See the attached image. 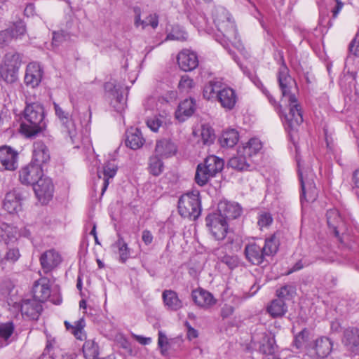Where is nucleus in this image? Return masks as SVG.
Masks as SVG:
<instances>
[{"label":"nucleus","mask_w":359,"mask_h":359,"mask_svg":"<svg viewBox=\"0 0 359 359\" xmlns=\"http://www.w3.org/2000/svg\"><path fill=\"white\" fill-rule=\"evenodd\" d=\"M148 170L150 174L154 176L160 175L164 169V165L159 156L154 154L149 158Z\"/></svg>","instance_id":"nucleus-43"},{"label":"nucleus","mask_w":359,"mask_h":359,"mask_svg":"<svg viewBox=\"0 0 359 359\" xmlns=\"http://www.w3.org/2000/svg\"><path fill=\"white\" fill-rule=\"evenodd\" d=\"M26 107L20 124V130L26 137H31L40 133L43 128L44 111L43 107L34 102L30 95H26Z\"/></svg>","instance_id":"nucleus-2"},{"label":"nucleus","mask_w":359,"mask_h":359,"mask_svg":"<svg viewBox=\"0 0 359 359\" xmlns=\"http://www.w3.org/2000/svg\"><path fill=\"white\" fill-rule=\"evenodd\" d=\"M177 64L180 69L189 72L195 69L198 65L196 53L189 49H183L177 55Z\"/></svg>","instance_id":"nucleus-12"},{"label":"nucleus","mask_w":359,"mask_h":359,"mask_svg":"<svg viewBox=\"0 0 359 359\" xmlns=\"http://www.w3.org/2000/svg\"><path fill=\"white\" fill-rule=\"evenodd\" d=\"M135 25L142 29L149 25L155 29L158 25V17L156 14H151L145 20H141L140 11L135 10Z\"/></svg>","instance_id":"nucleus-39"},{"label":"nucleus","mask_w":359,"mask_h":359,"mask_svg":"<svg viewBox=\"0 0 359 359\" xmlns=\"http://www.w3.org/2000/svg\"><path fill=\"white\" fill-rule=\"evenodd\" d=\"M21 65V57L17 53L5 55L0 65V75L6 83H13L18 80V70Z\"/></svg>","instance_id":"nucleus-5"},{"label":"nucleus","mask_w":359,"mask_h":359,"mask_svg":"<svg viewBox=\"0 0 359 359\" xmlns=\"http://www.w3.org/2000/svg\"><path fill=\"white\" fill-rule=\"evenodd\" d=\"M65 325L66 329L74 334L77 339L82 341L86 339V334L83 331L86 323L83 318L74 322V325H71L68 321H65Z\"/></svg>","instance_id":"nucleus-35"},{"label":"nucleus","mask_w":359,"mask_h":359,"mask_svg":"<svg viewBox=\"0 0 359 359\" xmlns=\"http://www.w3.org/2000/svg\"><path fill=\"white\" fill-rule=\"evenodd\" d=\"M244 252L248 262L255 265L262 264L266 257L262 247L255 243L245 245Z\"/></svg>","instance_id":"nucleus-22"},{"label":"nucleus","mask_w":359,"mask_h":359,"mask_svg":"<svg viewBox=\"0 0 359 359\" xmlns=\"http://www.w3.org/2000/svg\"><path fill=\"white\" fill-rule=\"evenodd\" d=\"M114 246L118 249L120 261L122 263H125L129 258L130 252L128 244L124 241L123 238L120 234H118V240L114 243Z\"/></svg>","instance_id":"nucleus-45"},{"label":"nucleus","mask_w":359,"mask_h":359,"mask_svg":"<svg viewBox=\"0 0 359 359\" xmlns=\"http://www.w3.org/2000/svg\"><path fill=\"white\" fill-rule=\"evenodd\" d=\"M224 165V161L214 155L208 156L203 163L197 165L195 181L199 186H204L208 180L220 172Z\"/></svg>","instance_id":"nucleus-3"},{"label":"nucleus","mask_w":359,"mask_h":359,"mask_svg":"<svg viewBox=\"0 0 359 359\" xmlns=\"http://www.w3.org/2000/svg\"><path fill=\"white\" fill-rule=\"evenodd\" d=\"M43 177V168L31 162L19 172L20 181L25 185L34 186Z\"/></svg>","instance_id":"nucleus-10"},{"label":"nucleus","mask_w":359,"mask_h":359,"mask_svg":"<svg viewBox=\"0 0 359 359\" xmlns=\"http://www.w3.org/2000/svg\"><path fill=\"white\" fill-rule=\"evenodd\" d=\"M11 37L18 38L22 36L26 31L25 25L22 22H18L8 30Z\"/></svg>","instance_id":"nucleus-51"},{"label":"nucleus","mask_w":359,"mask_h":359,"mask_svg":"<svg viewBox=\"0 0 359 359\" xmlns=\"http://www.w3.org/2000/svg\"><path fill=\"white\" fill-rule=\"evenodd\" d=\"M326 219L328 227L333 230L334 236L339 241H341L339 233L340 231L346 230V226L338 210L335 208L328 210L326 213Z\"/></svg>","instance_id":"nucleus-14"},{"label":"nucleus","mask_w":359,"mask_h":359,"mask_svg":"<svg viewBox=\"0 0 359 359\" xmlns=\"http://www.w3.org/2000/svg\"><path fill=\"white\" fill-rule=\"evenodd\" d=\"M276 350L277 345L273 337L265 336L262 338L259 348L260 353L267 356L275 354Z\"/></svg>","instance_id":"nucleus-38"},{"label":"nucleus","mask_w":359,"mask_h":359,"mask_svg":"<svg viewBox=\"0 0 359 359\" xmlns=\"http://www.w3.org/2000/svg\"><path fill=\"white\" fill-rule=\"evenodd\" d=\"M210 90H232L230 87H228L226 84L223 83L222 79L215 78L209 81Z\"/></svg>","instance_id":"nucleus-57"},{"label":"nucleus","mask_w":359,"mask_h":359,"mask_svg":"<svg viewBox=\"0 0 359 359\" xmlns=\"http://www.w3.org/2000/svg\"><path fill=\"white\" fill-rule=\"evenodd\" d=\"M191 297L195 304L203 309H209L217 302L210 292L202 288L193 290Z\"/></svg>","instance_id":"nucleus-19"},{"label":"nucleus","mask_w":359,"mask_h":359,"mask_svg":"<svg viewBox=\"0 0 359 359\" xmlns=\"http://www.w3.org/2000/svg\"><path fill=\"white\" fill-rule=\"evenodd\" d=\"M61 262L62 257L60 255L53 249L44 252L40 257V264L46 273L56 268Z\"/></svg>","instance_id":"nucleus-17"},{"label":"nucleus","mask_w":359,"mask_h":359,"mask_svg":"<svg viewBox=\"0 0 359 359\" xmlns=\"http://www.w3.org/2000/svg\"><path fill=\"white\" fill-rule=\"evenodd\" d=\"M350 51L356 56H359V34L350 44Z\"/></svg>","instance_id":"nucleus-61"},{"label":"nucleus","mask_w":359,"mask_h":359,"mask_svg":"<svg viewBox=\"0 0 359 359\" xmlns=\"http://www.w3.org/2000/svg\"><path fill=\"white\" fill-rule=\"evenodd\" d=\"M22 200L21 193L17 189H13L6 194L4 208L9 213H13L20 208Z\"/></svg>","instance_id":"nucleus-24"},{"label":"nucleus","mask_w":359,"mask_h":359,"mask_svg":"<svg viewBox=\"0 0 359 359\" xmlns=\"http://www.w3.org/2000/svg\"><path fill=\"white\" fill-rule=\"evenodd\" d=\"M54 109L56 116L61 123V131L66 137H69L72 142H74V138L77 135V129L73 119L67 112H65L57 104L54 103Z\"/></svg>","instance_id":"nucleus-8"},{"label":"nucleus","mask_w":359,"mask_h":359,"mask_svg":"<svg viewBox=\"0 0 359 359\" xmlns=\"http://www.w3.org/2000/svg\"><path fill=\"white\" fill-rule=\"evenodd\" d=\"M304 264L302 260H299L286 273V275L291 274L292 273L303 269Z\"/></svg>","instance_id":"nucleus-63"},{"label":"nucleus","mask_w":359,"mask_h":359,"mask_svg":"<svg viewBox=\"0 0 359 359\" xmlns=\"http://www.w3.org/2000/svg\"><path fill=\"white\" fill-rule=\"evenodd\" d=\"M271 214L266 211H260L257 215V225L262 230L263 228L269 227L273 222Z\"/></svg>","instance_id":"nucleus-48"},{"label":"nucleus","mask_w":359,"mask_h":359,"mask_svg":"<svg viewBox=\"0 0 359 359\" xmlns=\"http://www.w3.org/2000/svg\"><path fill=\"white\" fill-rule=\"evenodd\" d=\"M278 246L279 240L276 234H273L266 238L264 245L262 248L266 256H273L278 252Z\"/></svg>","instance_id":"nucleus-42"},{"label":"nucleus","mask_w":359,"mask_h":359,"mask_svg":"<svg viewBox=\"0 0 359 359\" xmlns=\"http://www.w3.org/2000/svg\"><path fill=\"white\" fill-rule=\"evenodd\" d=\"M261 142L257 138L250 139L245 145L240 147V152L242 154L252 159V156L256 155L262 149Z\"/></svg>","instance_id":"nucleus-36"},{"label":"nucleus","mask_w":359,"mask_h":359,"mask_svg":"<svg viewBox=\"0 0 359 359\" xmlns=\"http://www.w3.org/2000/svg\"><path fill=\"white\" fill-rule=\"evenodd\" d=\"M201 141L205 145H210L213 143L215 139V135L213 129L207 125H202L201 130Z\"/></svg>","instance_id":"nucleus-46"},{"label":"nucleus","mask_w":359,"mask_h":359,"mask_svg":"<svg viewBox=\"0 0 359 359\" xmlns=\"http://www.w3.org/2000/svg\"><path fill=\"white\" fill-rule=\"evenodd\" d=\"M158 345L161 348V353L163 355L168 354L169 341L167 337L162 332H158Z\"/></svg>","instance_id":"nucleus-55"},{"label":"nucleus","mask_w":359,"mask_h":359,"mask_svg":"<svg viewBox=\"0 0 359 359\" xmlns=\"http://www.w3.org/2000/svg\"><path fill=\"white\" fill-rule=\"evenodd\" d=\"M252 162V160L248 158L245 154H241L238 149L237 156L229 160L228 165L238 171H247L250 170Z\"/></svg>","instance_id":"nucleus-25"},{"label":"nucleus","mask_w":359,"mask_h":359,"mask_svg":"<svg viewBox=\"0 0 359 359\" xmlns=\"http://www.w3.org/2000/svg\"><path fill=\"white\" fill-rule=\"evenodd\" d=\"M278 80L279 86L282 90H287L292 88V84L294 83L293 79L288 74V69L285 66H281L280 67Z\"/></svg>","instance_id":"nucleus-41"},{"label":"nucleus","mask_w":359,"mask_h":359,"mask_svg":"<svg viewBox=\"0 0 359 359\" xmlns=\"http://www.w3.org/2000/svg\"><path fill=\"white\" fill-rule=\"evenodd\" d=\"M43 71L41 65L35 62H30L26 69L25 83L27 88H35L40 83Z\"/></svg>","instance_id":"nucleus-16"},{"label":"nucleus","mask_w":359,"mask_h":359,"mask_svg":"<svg viewBox=\"0 0 359 359\" xmlns=\"http://www.w3.org/2000/svg\"><path fill=\"white\" fill-rule=\"evenodd\" d=\"M177 152V146L170 139L163 138L156 141L154 153L158 156L168 158Z\"/></svg>","instance_id":"nucleus-23"},{"label":"nucleus","mask_w":359,"mask_h":359,"mask_svg":"<svg viewBox=\"0 0 359 359\" xmlns=\"http://www.w3.org/2000/svg\"><path fill=\"white\" fill-rule=\"evenodd\" d=\"M299 172L302 187V203L304 200L307 202L316 201L318 192L314 182L315 174L311 170L304 173L299 170Z\"/></svg>","instance_id":"nucleus-7"},{"label":"nucleus","mask_w":359,"mask_h":359,"mask_svg":"<svg viewBox=\"0 0 359 359\" xmlns=\"http://www.w3.org/2000/svg\"><path fill=\"white\" fill-rule=\"evenodd\" d=\"M339 84L342 88H356L355 86V74L348 73L344 74L342 78L340 79Z\"/></svg>","instance_id":"nucleus-49"},{"label":"nucleus","mask_w":359,"mask_h":359,"mask_svg":"<svg viewBox=\"0 0 359 359\" xmlns=\"http://www.w3.org/2000/svg\"><path fill=\"white\" fill-rule=\"evenodd\" d=\"M269 102L283 112V108L289 107V113L285 115V119L291 129L299 126L303 122L302 107L295 95L291 91H266Z\"/></svg>","instance_id":"nucleus-1"},{"label":"nucleus","mask_w":359,"mask_h":359,"mask_svg":"<svg viewBox=\"0 0 359 359\" xmlns=\"http://www.w3.org/2000/svg\"><path fill=\"white\" fill-rule=\"evenodd\" d=\"M213 21L217 29L228 39L236 38V29L228 11L223 7H217L212 13Z\"/></svg>","instance_id":"nucleus-6"},{"label":"nucleus","mask_w":359,"mask_h":359,"mask_svg":"<svg viewBox=\"0 0 359 359\" xmlns=\"http://www.w3.org/2000/svg\"><path fill=\"white\" fill-rule=\"evenodd\" d=\"M65 36L63 32H55L53 34V46H58L65 40Z\"/></svg>","instance_id":"nucleus-59"},{"label":"nucleus","mask_w":359,"mask_h":359,"mask_svg":"<svg viewBox=\"0 0 359 359\" xmlns=\"http://www.w3.org/2000/svg\"><path fill=\"white\" fill-rule=\"evenodd\" d=\"M178 211L184 218L196 219L201 212L199 191H193L183 194L178 201Z\"/></svg>","instance_id":"nucleus-4"},{"label":"nucleus","mask_w":359,"mask_h":359,"mask_svg":"<svg viewBox=\"0 0 359 359\" xmlns=\"http://www.w3.org/2000/svg\"><path fill=\"white\" fill-rule=\"evenodd\" d=\"M14 331L15 325L13 322L0 323V339L5 346L16 339Z\"/></svg>","instance_id":"nucleus-33"},{"label":"nucleus","mask_w":359,"mask_h":359,"mask_svg":"<svg viewBox=\"0 0 359 359\" xmlns=\"http://www.w3.org/2000/svg\"><path fill=\"white\" fill-rule=\"evenodd\" d=\"M187 39V34L179 26H175L167 35V40L184 41Z\"/></svg>","instance_id":"nucleus-50"},{"label":"nucleus","mask_w":359,"mask_h":359,"mask_svg":"<svg viewBox=\"0 0 359 359\" xmlns=\"http://www.w3.org/2000/svg\"><path fill=\"white\" fill-rule=\"evenodd\" d=\"M11 38L8 30L0 32V44L8 41L9 39Z\"/></svg>","instance_id":"nucleus-64"},{"label":"nucleus","mask_w":359,"mask_h":359,"mask_svg":"<svg viewBox=\"0 0 359 359\" xmlns=\"http://www.w3.org/2000/svg\"><path fill=\"white\" fill-rule=\"evenodd\" d=\"M117 165L114 161H108L103 166L104 183L102 188V196L104 194L109 186V180L113 178L117 172Z\"/></svg>","instance_id":"nucleus-37"},{"label":"nucleus","mask_w":359,"mask_h":359,"mask_svg":"<svg viewBox=\"0 0 359 359\" xmlns=\"http://www.w3.org/2000/svg\"><path fill=\"white\" fill-rule=\"evenodd\" d=\"M333 343L328 337H322L318 338L313 346L316 355L319 358L327 357L332 350Z\"/></svg>","instance_id":"nucleus-30"},{"label":"nucleus","mask_w":359,"mask_h":359,"mask_svg":"<svg viewBox=\"0 0 359 359\" xmlns=\"http://www.w3.org/2000/svg\"><path fill=\"white\" fill-rule=\"evenodd\" d=\"M307 331L304 330L295 337L294 344L297 348H299L302 346L303 343L306 341L307 337Z\"/></svg>","instance_id":"nucleus-58"},{"label":"nucleus","mask_w":359,"mask_h":359,"mask_svg":"<svg viewBox=\"0 0 359 359\" xmlns=\"http://www.w3.org/2000/svg\"><path fill=\"white\" fill-rule=\"evenodd\" d=\"M296 287L292 285H285L276 291V294L280 299L290 300L294 297Z\"/></svg>","instance_id":"nucleus-47"},{"label":"nucleus","mask_w":359,"mask_h":359,"mask_svg":"<svg viewBox=\"0 0 359 359\" xmlns=\"http://www.w3.org/2000/svg\"><path fill=\"white\" fill-rule=\"evenodd\" d=\"M83 352L86 359H97L99 355V348L97 344L93 340H87L83 345Z\"/></svg>","instance_id":"nucleus-44"},{"label":"nucleus","mask_w":359,"mask_h":359,"mask_svg":"<svg viewBox=\"0 0 359 359\" xmlns=\"http://www.w3.org/2000/svg\"><path fill=\"white\" fill-rule=\"evenodd\" d=\"M33 189L38 199L42 203L48 202L53 195L54 186L52 180L43 177L34 186Z\"/></svg>","instance_id":"nucleus-11"},{"label":"nucleus","mask_w":359,"mask_h":359,"mask_svg":"<svg viewBox=\"0 0 359 359\" xmlns=\"http://www.w3.org/2000/svg\"><path fill=\"white\" fill-rule=\"evenodd\" d=\"M267 311L273 318L281 317L287 311V306L283 299L273 300L267 307Z\"/></svg>","instance_id":"nucleus-40"},{"label":"nucleus","mask_w":359,"mask_h":359,"mask_svg":"<svg viewBox=\"0 0 359 359\" xmlns=\"http://www.w3.org/2000/svg\"><path fill=\"white\" fill-rule=\"evenodd\" d=\"M219 259L222 263L225 264L230 269L236 268L239 263L237 256L225 255Z\"/></svg>","instance_id":"nucleus-54"},{"label":"nucleus","mask_w":359,"mask_h":359,"mask_svg":"<svg viewBox=\"0 0 359 359\" xmlns=\"http://www.w3.org/2000/svg\"><path fill=\"white\" fill-rule=\"evenodd\" d=\"M42 305L40 302L35 299H24L20 304V311L23 316L32 320H37L42 311Z\"/></svg>","instance_id":"nucleus-18"},{"label":"nucleus","mask_w":359,"mask_h":359,"mask_svg":"<svg viewBox=\"0 0 359 359\" xmlns=\"http://www.w3.org/2000/svg\"><path fill=\"white\" fill-rule=\"evenodd\" d=\"M109 97L112 107L118 112L123 111L127 102V91H109Z\"/></svg>","instance_id":"nucleus-32"},{"label":"nucleus","mask_w":359,"mask_h":359,"mask_svg":"<svg viewBox=\"0 0 359 359\" xmlns=\"http://www.w3.org/2000/svg\"><path fill=\"white\" fill-rule=\"evenodd\" d=\"M218 216H221L226 221L234 219L241 214V208L238 203L229 201H221L218 204Z\"/></svg>","instance_id":"nucleus-21"},{"label":"nucleus","mask_w":359,"mask_h":359,"mask_svg":"<svg viewBox=\"0 0 359 359\" xmlns=\"http://www.w3.org/2000/svg\"><path fill=\"white\" fill-rule=\"evenodd\" d=\"M195 111V102L193 99H186L182 102L175 112L176 118L184 122L189 117L192 116Z\"/></svg>","instance_id":"nucleus-28"},{"label":"nucleus","mask_w":359,"mask_h":359,"mask_svg":"<svg viewBox=\"0 0 359 359\" xmlns=\"http://www.w3.org/2000/svg\"><path fill=\"white\" fill-rule=\"evenodd\" d=\"M18 152L11 147H0V168L7 170H15L18 168Z\"/></svg>","instance_id":"nucleus-13"},{"label":"nucleus","mask_w":359,"mask_h":359,"mask_svg":"<svg viewBox=\"0 0 359 359\" xmlns=\"http://www.w3.org/2000/svg\"><path fill=\"white\" fill-rule=\"evenodd\" d=\"M234 312V307L231 305L225 304L221 309V316L222 318L230 317Z\"/></svg>","instance_id":"nucleus-60"},{"label":"nucleus","mask_w":359,"mask_h":359,"mask_svg":"<svg viewBox=\"0 0 359 359\" xmlns=\"http://www.w3.org/2000/svg\"><path fill=\"white\" fill-rule=\"evenodd\" d=\"M153 238L154 237L150 231L144 230L142 231V239L145 245H150L153 241Z\"/></svg>","instance_id":"nucleus-62"},{"label":"nucleus","mask_w":359,"mask_h":359,"mask_svg":"<svg viewBox=\"0 0 359 359\" xmlns=\"http://www.w3.org/2000/svg\"><path fill=\"white\" fill-rule=\"evenodd\" d=\"M162 298L165 307L169 310L176 311L183 306L182 300L174 290H165L162 293Z\"/></svg>","instance_id":"nucleus-26"},{"label":"nucleus","mask_w":359,"mask_h":359,"mask_svg":"<svg viewBox=\"0 0 359 359\" xmlns=\"http://www.w3.org/2000/svg\"><path fill=\"white\" fill-rule=\"evenodd\" d=\"M50 160L49 149L41 141H36L33 144L32 158L31 163L43 166L48 163Z\"/></svg>","instance_id":"nucleus-15"},{"label":"nucleus","mask_w":359,"mask_h":359,"mask_svg":"<svg viewBox=\"0 0 359 359\" xmlns=\"http://www.w3.org/2000/svg\"><path fill=\"white\" fill-rule=\"evenodd\" d=\"M206 226L217 240H223L227 233V222L217 214L209 215L206 219Z\"/></svg>","instance_id":"nucleus-9"},{"label":"nucleus","mask_w":359,"mask_h":359,"mask_svg":"<svg viewBox=\"0 0 359 359\" xmlns=\"http://www.w3.org/2000/svg\"><path fill=\"white\" fill-rule=\"evenodd\" d=\"M163 123V117L161 116H154L147 121V126L154 132L158 131Z\"/></svg>","instance_id":"nucleus-56"},{"label":"nucleus","mask_w":359,"mask_h":359,"mask_svg":"<svg viewBox=\"0 0 359 359\" xmlns=\"http://www.w3.org/2000/svg\"><path fill=\"white\" fill-rule=\"evenodd\" d=\"M344 343L353 352H359V329L351 327L344 333Z\"/></svg>","instance_id":"nucleus-29"},{"label":"nucleus","mask_w":359,"mask_h":359,"mask_svg":"<svg viewBox=\"0 0 359 359\" xmlns=\"http://www.w3.org/2000/svg\"><path fill=\"white\" fill-rule=\"evenodd\" d=\"M49 279L45 277L36 280L33 285L34 298L41 303L46 301L50 296Z\"/></svg>","instance_id":"nucleus-20"},{"label":"nucleus","mask_w":359,"mask_h":359,"mask_svg":"<svg viewBox=\"0 0 359 359\" xmlns=\"http://www.w3.org/2000/svg\"><path fill=\"white\" fill-rule=\"evenodd\" d=\"M239 140L238 132L235 129H229L222 133L219 142L222 147H233Z\"/></svg>","instance_id":"nucleus-34"},{"label":"nucleus","mask_w":359,"mask_h":359,"mask_svg":"<svg viewBox=\"0 0 359 359\" xmlns=\"http://www.w3.org/2000/svg\"><path fill=\"white\" fill-rule=\"evenodd\" d=\"M126 145L132 149H140L144 143V139L138 128H131L126 131Z\"/></svg>","instance_id":"nucleus-27"},{"label":"nucleus","mask_w":359,"mask_h":359,"mask_svg":"<svg viewBox=\"0 0 359 359\" xmlns=\"http://www.w3.org/2000/svg\"><path fill=\"white\" fill-rule=\"evenodd\" d=\"M178 87L180 90H189L196 87V83L193 79L188 75H183L181 76L178 83Z\"/></svg>","instance_id":"nucleus-52"},{"label":"nucleus","mask_w":359,"mask_h":359,"mask_svg":"<svg viewBox=\"0 0 359 359\" xmlns=\"http://www.w3.org/2000/svg\"><path fill=\"white\" fill-rule=\"evenodd\" d=\"M20 257V254L18 248H11L6 252L1 262L4 263V262H8L11 263H14L18 260Z\"/></svg>","instance_id":"nucleus-53"},{"label":"nucleus","mask_w":359,"mask_h":359,"mask_svg":"<svg viewBox=\"0 0 359 359\" xmlns=\"http://www.w3.org/2000/svg\"><path fill=\"white\" fill-rule=\"evenodd\" d=\"M210 94H215L216 99L224 108L231 109L236 102L235 91H210Z\"/></svg>","instance_id":"nucleus-31"}]
</instances>
